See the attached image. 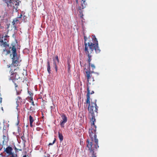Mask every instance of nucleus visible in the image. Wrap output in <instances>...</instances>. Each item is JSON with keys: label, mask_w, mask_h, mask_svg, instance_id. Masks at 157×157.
<instances>
[{"label": "nucleus", "mask_w": 157, "mask_h": 157, "mask_svg": "<svg viewBox=\"0 0 157 157\" xmlns=\"http://www.w3.org/2000/svg\"><path fill=\"white\" fill-rule=\"evenodd\" d=\"M87 94L86 95L87 99L86 101L87 104H88V111L89 113L91 114V117L90 118L91 121L92 122L91 124V127H94L96 128V125L95 124L94 122L96 121V119H95V115L93 111V109L94 107L95 109L94 111L97 114L98 113V107L97 106L96 104L97 100H95L94 102H91L90 104V90L89 89V86L87 85Z\"/></svg>", "instance_id": "obj_1"}, {"label": "nucleus", "mask_w": 157, "mask_h": 157, "mask_svg": "<svg viewBox=\"0 0 157 157\" xmlns=\"http://www.w3.org/2000/svg\"><path fill=\"white\" fill-rule=\"evenodd\" d=\"M12 53L10 54V56H11L12 55L13 57L12 58V63L11 65H8L7 67L10 68L11 67V68L13 67H16L18 65V64L20 63V62L21 61H19V57L17 56L16 48L15 46L13 45H12Z\"/></svg>", "instance_id": "obj_2"}, {"label": "nucleus", "mask_w": 157, "mask_h": 157, "mask_svg": "<svg viewBox=\"0 0 157 157\" xmlns=\"http://www.w3.org/2000/svg\"><path fill=\"white\" fill-rule=\"evenodd\" d=\"M4 149L3 152L7 154V156H10V157H15V156H17V154H15L13 152L12 147L10 146H8L6 148H4Z\"/></svg>", "instance_id": "obj_3"}, {"label": "nucleus", "mask_w": 157, "mask_h": 157, "mask_svg": "<svg viewBox=\"0 0 157 157\" xmlns=\"http://www.w3.org/2000/svg\"><path fill=\"white\" fill-rule=\"evenodd\" d=\"M86 142L87 143V147L88 148L90 152L92 153V156L90 157H97L96 153L94 152V149L92 148V146L93 145L92 141H90L89 139H87Z\"/></svg>", "instance_id": "obj_4"}, {"label": "nucleus", "mask_w": 157, "mask_h": 157, "mask_svg": "<svg viewBox=\"0 0 157 157\" xmlns=\"http://www.w3.org/2000/svg\"><path fill=\"white\" fill-rule=\"evenodd\" d=\"M61 117L62 119V121L60 122V125L62 128H64L65 124L67 121V118L66 115L64 114H63Z\"/></svg>", "instance_id": "obj_5"}, {"label": "nucleus", "mask_w": 157, "mask_h": 157, "mask_svg": "<svg viewBox=\"0 0 157 157\" xmlns=\"http://www.w3.org/2000/svg\"><path fill=\"white\" fill-rule=\"evenodd\" d=\"M84 51L85 52V53L86 55H87L88 57V61L89 63V66H90V62L91 60V57L92 56L90 55V53H89V52L88 51V48H87L86 47L85 49H84Z\"/></svg>", "instance_id": "obj_6"}, {"label": "nucleus", "mask_w": 157, "mask_h": 157, "mask_svg": "<svg viewBox=\"0 0 157 157\" xmlns=\"http://www.w3.org/2000/svg\"><path fill=\"white\" fill-rule=\"evenodd\" d=\"M91 128H92L91 129V130L93 129V131L94 132V142L95 143L98 144V140L97 138V136L96 135V128H97V126H96V128H94V127H91Z\"/></svg>", "instance_id": "obj_7"}, {"label": "nucleus", "mask_w": 157, "mask_h": 157, "mask_svg": "<svg viewBox=\"0 0 157 157\" xmlns=\"http://www.w3.org/2000/svg\"><path fill=\"white\" fill-rule=\"evenodd\" d=\"M3 140L2 141L3 144H4V142H8L9 140V138L7 133H3Z\"/></svg>", "instance_id": "obj_8"}, {"label": "nucleus", "mask_w": 157, "mask_h": 157, "mask_svg": "<svg viewBox=\"0 0 157 157\" xmlns=\"http://www.w3.org/2000/svg\"><path fill=\"white\" fill-rule=\"evenodd\" d=\"M94 50L95 52V53L97 54L101 52V50L98 46V44H96L95 46L94 47Z\"/></svg>", "instance_id": "obj_9"}, {"label": "nucleus", "mask_w": 157, "mask_h": 157, "mask_svg": "<svg viewBox=\"0 0 157 157\" xmlns=\"http://www.w3.org/2000/svg\"><path fill=\"white\" fill-rule=\"evenodd\" d=\"M16 70H17V69H15L14 70V71H11L12 69H11L10 71V72L11 73L10 77L13 76V77H15L16 76V77H17V73L16 72H15Z\"/></svg>", "instance_id": "obj_10"}, {"label": "nucleus", "mask_w": 157, "mask_h": 157, "mask_svg": "<svg viewBox=\"0 0 157 157\" xmlns=\"http://www.w3.org/2000/svg\"><path fill=\"white\" fill-rule=\"evenodd\" d=\"M20 77H16V76H15V77H13V76H12V77H10V78H9V80H11L13 83L15 84L16 83L15 82V80H17Z\"/></svg>", "instance_id": "obj_11"}, {"label": "nucleus", "mask_w": 157, "mask_h": 157, "mask_svg": "<svg viewBox=\"0 0 157 157\" xmlns=\"http://www.w3.org/2000/svg\"><path fill=\"white\" fill-rule=\"evenodd\" d=\"M90 70H89V71H86V77L87 78V82L89 84H90V83L89 82V79H90Z\"/></svg>", "instance_id": "obj_12"}, {"label": "nucleus", "mask_w": 157, "mask_h": 157, "mask_svg": "<svg viewBox=\"0 0 157 157\" xmlns=\"http://www.w3.org/2000/svg\"><path fill=\"white\" fill-rule=\"evenodd\" d=\"M53 61V67L55 68L56 72H57L58 71V67L56 65V63L55 59H54Z\"/></svg>", "instance_id": "obj_13"}, {"label": "nucleus", "mask_w": 157, "mask_h": 157, "mask_svg": "<svg viewBox=\"0 0 157 157\" xmlns=\"http://www.w3.org/2000/svg\"><path fill=\"white\" fill-rule=\"evenodd\" d=\"M47 70L48 72V73L49 74L51 73V67L50 65V63L49 61V60H48L47 61Z\"/></svg>", "instance_id": "obj_14"}, {"label": "nucleus", "mask_w": 157, "mask_h": 157, "mask_svg": "<svg viewBox=\"0 0 157 157\" xmlns=\"http://www.w3.org/2000/svg\"><path fill=\"white\" fill-rule=\"evenodd\" d=\"M92 36L93 42L95 43V44H98L97 39L96 37L94 35H92Z\"/></svg>", "instance_id": "obj_15"}, {"label": "nucleus", "mask_w": 157, "mask_h": 157, "mask_svg": "<svg viewBox=\"0 0 157 157\" xmlns=\"http://www.w3.org/2000/svg\"><path fill=\"white\" fill-rule=\"evenodd\" d=\"M96 44L94 43H92L90 41L89 42L87 43V46L88 47H93L94 48V46H95Z\"/></svg>", "instance_id": "obj_16"}, {"label": "nucleus", "mask_w": 157, "mask_h": 157, "mask_svg": "<svg viewBox=\"0 0 157 157\" xmlns=\"http://www.w3.org/2000/svg\"><path fill=\"white\" fill-rule=\"evenodd\" d=\"M81 7H80L79 8L78 12L79 13V15L80 16V17L81 18H83V10H82Z\"/></svg>", "instance_id": "obj_17"}, {"label": "nucleus", "mask_w": 157, "mask_h": 157, "mask_svg": "<svg viewBox=\"0 0 157 157\" xmlns=\"http://www.w3.org/2000/svg\"><path fill=\"white\" fill-rule=\"evenodd\" d=\"M87 38L86 37L84 36V45H85V48L84 49H85L86 47L87 48H88V46H87V43L86 42V41L87 40Z\"/></svg>", "instance_id": "obj_18"}, {"label": "nucleus", "mask_w": 157, "mask_h": 157, "mask_svg": "<svg viewBox=\"0 0 157 157\" xmlns=\"http://www.w3.org/2000/svg\"><path fill=\"white\" fill-rule=\"evenodd\" d=\"M58 137L60 141H62L63 140V136L62 134L59 132H58Z\"/></svg>", "instance_id": "obj_19"}, {"label": "nucleus", "mask_w": 157, "mask_h": 157, "mask_svg": "<svg viewBox=\"0 0 157 157\" xmlns=\"http://www.w3.org/2000/svg\"><path fill=\"white\" fill-rule=\"evenodd\" d=\"M83 2L82 3V9H83L86 7V6L87 5V3L86 2L85 0H82Z\"/></svg>", "instance_id": "obj_20"}, {"label": "nucleus", "mask_w": 157, "mask_h": 157, "mask_svg": "<svg viewBox=\"0 0 157 157\" xmlns=\"http://www.w3.org/2000/svg\"><path fill=\"white\" fill-rule=\"evenodd\" d=\"M12 45H13L15 47V45H14V44H12L11 45V46L9 48V50H7L6 51V52H7V53H6V55H7L8 54H10V53L11 52H10V49H12Z\"/></svg>", "instance_id": "obj_21"}, {"label": "nucleus", "mask_w": 157, "mask_h": 157, "mask_svg": "<svg viewBox=\"0 0 157 157\" xmlns=\"http://www.w3.org/2000/svg\"><path fill=\"white\" fill-rule=\"evenodd\" d=\"M53 106H51L50 107L51 112L52 113L53 112H54L56 110H55V107L53 103H52Z\"/></svg>", "instance_id": "obj_22"}, {"label": "nucleus", "mask_w": 157, "mask_h": 157, "mask_svg": "<svg viewBox=\"0 0 157 157\" xmlns=\"http://www.w3.org/2000/svg\"><path fill=\"white\" fill-rule=\"evenodd\" d=\"M94 151H96V150H95V149H97L99 147V146L98 145V144L95 143V144L94 145Z\"/></svg>", "instance_id": "obj_23"}, {"label": "nucleus", "mask_w": 157, "mask_h": 157, "mask_svg": "<svg viewBox=\"0 0 157 157\" xmlns=\"http://www.w3.org/2000/svg\"><path fill=\"white\" fill-rule=\"evenodd\" d=\"M93 132L92 131H91V132H89V136L92 139V141H93Z\"/></svg>", "instance_id": "obj_24"}, {"label": "nucleus", "mask_w": 157, "mask_h": 157, "mask_svg": "<svg viewBox=\"0 0 157 157\" xmlns=\"http://www.w3.org/2000/svg\"><path fill=\"white\" fill-rule=\"evenodd\" d=\"M29 120L30 122L33 123L34 121V119L33 117L31 115H30L29 116Z\"/></svg>", "instance_id": "obj_25"}, {"label": "nucleus", "mask_w": 157, "mask_h": 157, "mask_svg": "<svg viewBox=\"0 0 157 157\" xmlns=\"http://www.w3.org/2000/svg\"><path fill=\"white\" fill-rule=\"evenodd\" d=\"M6 126H5V125H4L3 127V133H7V130H6Z\"/></svg>", "instance_id": "obj_26"}, {"label": "nucleus", "mask_w": 157, "mask_h": 157, "mask_svg": "<svg viewBox=\"0 0 157 157\" xmlns=\"http://www.w3.org/2000/svg\"><path fill=\"white\" fill-rule=\"evenodd\" d=\"M3 44L4 47H9V44H7L6 42H4V43Z\"/></svg>", "instance_id": "obj_27"}, {"label": "nucleus", "mask_w": 157, "mask_h": 157, "mask_svg": "<svg viewBox=\"0 0 157 157\" xmlns=\"http://www.w3.org/2000/svg\"><path fill=\"white\" fill-rule=\"evenodd\" d=\"M15 90L16 91V95H19L21 94V92L18 91L17 90V88H16L15 89Z\"/></svg>", "instance_id": "obj_28"}, {"label": "nucleus", "mask_w": 157, "mask_h": 157, "mask_svg": "<svg viewBox=\"0 0 157 157\" xmlns=\"http://www.w3.org/2000/svg\"><path fill=\"white\" fill-rule=\"evenodd\" d=\"M13 20L15 22L17 23H18L19 22V20H18V18L17 17L16 18L14 19H13Z\"/></svg>", "instance_id": "obj_29"}, {"label": "nucleus", "mask_w": 157, "mask_h": 157, "mask_svg": "<svg viewBox=\"0 0 157 157\" xmlns=\"http://www.w3.org/2000/svg\"><path fill=\"white\" fill-rule=\"evenodd\" d=\"M90 66L92 68L93 70H94L95 68V66L94 65V64H91V63H90Z\"/></svg>", "instance_id": "obj_30"}, {"label": "nucleus", "mask_w": 157, "mask_h": 157, "mask_svg": "<svg viewBox=\"0 0 157 157\" xmlns=\"http://www.w3.org/2000/svg\"><path fill=\"white\" fill-rule=\"evenodd\" d=\"M5 2L6 3L8 4V3H10L11 2V0H4Z\"/></svg>", "instance_id": "obj_31"}, {"label": "nucleus", "mask_w": 157, "mask_h": 157, "mask_svg": "<svg viewBox=\"0 0 157 157\" xmlns=\"http://www.w3.org/2000/svg\"><path fill=\"white\" fill-rule=\"evenodd\" d=\"M28 93L30 96H33V93L31 91H28Z\"/></svg>", "instance_id": "obj_32"}, {"label": "nucleus", "mask_w": 157, "mask_h": 157, "mask_svg": "<svg viewBox=\"0 0 157 157\" xmlns=\"http://www.w3.org/2000/svg\"><path fill=\"white\" fill-rule=\"evenodd\" d=\"M13 146H12V147L13 149H14V150H15V151L16 150H17V148H16V146H15V144H13Z\"/></svg>", "instance_id": "obj_33"}, {"label": "nucleus", "mask_w": 157, "mask_h": 157, "mask_svg": "<svg viewBox=\"0 0 157 157\" xmlns=\"http://www.w3.org/2000/svg\"><path fill=\"white\" fill-rule=\"evenodd\" d=\"M55 59L56 61H57L58 63H59V59L58 56H56L55 57Z\"/></svg>", "instance_id": "obj_34"}, {"label": "nucleus", "mask_w": 157, "mask_h": 157, "mask_svg": "<svg viewBox=\"0 0 157 157\" xmlns=\"http://www.w3.org/2000/svg\"><path fill=\"white\" fill-rule=\"evenodd\" d=\"M68 72H69L70 71V69H71V66H70V64H68Z\"/></svg>", "instance_id": "obj_35"}, {"label": "nucleus", "mask_w": 157, "mask_h": 157, "mask_svg": "<svg viewBox=\"0 0 157 157\" xmlns=\"http://www.w3.org/2000/svg\"><path fill=\"white\" fill-rule=\"evenodd\" d=\"M90 49L91 50V52L90 53H92V52L94 50V48L93 47H89Z\"/></svg>", "instance_id": "obj_36"}, {"label": "nucleus", "mask_w": 157, "mask_h": 157, "mask_svg": "<svg viewBox=\"0 0 157 157\" xmlns=\"http://www.w3.org/2000/svg\"><path fill=\"white\" fill-rule=\"evenodd\" d=\"M17 150H16V151H15V152L16 153V154H17V153L18 151H22V150L21 149H19L17 148Z\"/></svg>", "instance_id": "obj_37"}, {"label": "nucleus", "mask_w": 157, "mask_h": 157, "mask_svg": "<svg viewBox=\"0 0 157 157\" xmlns=\"http://www.w3.org/2000/svg\"><path fill=\"white\" fill-rule=\"evenodd\" d=\"M17 121V123L16 124L17 125H18L19 124V120H18V114Z\"/></svg>", "instance_id": "obj_38"}, {"label": "nucleus", "mask_w": 157, "mask_h": 157, "mask_svg": "<svg viewBox=\"0 0 157 157\" xmlns=\"http://www.w3.org/2000/svg\"><path fill=\"white\" fill-rule=\"evenodd\" d=\"M22 17V15L21 14L20 15V16L18 15V16L17 18H21Z\"/></svg>", "instance_id": "obj_39"}, {"label": "nucleus", "mask_w": 157, "mask_h": 157, "mask_svg": "<svg viewBox=\"0 0 157 157\" xmlns=\"http://www.w3.org/2000/svg\"><path fill=\"white\" fill-rule=\"evenodd\" d=\"M29 105V103H26L25 105V107L28 108V105Z\"/></svg>", "instance_id": "obj_40"}, {"label": "nucleus", "mask_w": 157, "mask_h": 157, "mask_svg": "<svg viewBox=\"0 0 157 157\" xmlns=\"http://www.w3.org/2000/svg\"><path fill=\"white\" fill-rule=\"evenodd\" d=\"M33 122H30V124L31 127H32L33 126Z\"/></svg>", "instance_id": "obj_41"}, {"label": "nucleus", "mask_w": 157, "mask_h": 157, "mask_svg": "<svg viewBox=\"0 0 157 157\" xmlns=\"http://www.w3.org/2000/svg\"><path fill=\"white\" fill-rule=\"evenodd\" d=\"M18 104H17V106L16 107V109H17L18 110H19V109L18 108Z\"/></svg>", "instance_id": "obj_42"}, {"label": "nucleus", "mask_w": 157, "mask_h": 157, "mask_svg": "<svg viewBox=\"0 0 157 157\" xmlns=\"http://www.w3.org/2000/svg\"><path fill=\"white\" fill-rule=\"evenodd\" d=\"M21 99V97H19V96H18L17 97V101H18V100L20 99Z\"/></svg>", "instance_id": "obj_43"}, {"label": "nucleus", "mask_w": 157, "mask_h": 157, "mask_svg": "<svg viewBox=\"0 0 157 157\" xmlns=\"http://www.w3.org/2000/svg\"><path fill=\"white\" fill-rule=\"evenodd\" d=\"M24 135L23 136H22L21 137V139H22V140L23 141H24Z\"/></svg>", "instance_id": "obj_44"}, {"label": "nucleus", "mask_w": 157, "mask_h": 157, "mask_svg": "<svg viewBox=\"0 0 157 157\" xmlns=\"http://www.w3.org/2000/svg\"><path fill=\"white\" fill-rule=\"evenodd\" d=\"M32 107L31 106V107L29 109L28 108H27V109L28 110H31H31H33V109H32Z\"/></svg>", "instance_id": "obj_45"}, {"label": "nucleus", "mask_w": 157, "mask_h": 157, "mask_svg": "<svg viewBox=\"0 0 157 157\" xmlns=\"http://www.w3.org/2000/svg\"><path fill=\"white\" fill-rule=\"evenodd\" d=\"M15 87V89L16 88V87L18 86V85L16 84V83L14 84Z\"/></svg>", "instance_id": "obj_46"}, {"label": "nucleus", "mask_w": 157, "mask_h": 157, "mask_svg": "<svg viewBox=\"0 0 157 157\" xmlns=\"http://www.w3.org/2000/svg\"><path fill=\"white\" fill-rule=\"evenodd\" d=\"M30 99L31 101H33V96H30Z\"/></svg>", "instance_id": "obj_47"}, {"label": "nucleus", "mask_w": 157, "mask_h": 157, "mask_svg": "<svg viewBox=\"0 0 157 157\" xmlns=\"http://www.w3.org/2000/svg\"><path fill=\"white\" fill-rule=\"evenodd\" d=\"M15 22L13 20V21H12V24H13V25H14L15 24Z\"/></svg>", "instance_id": "obj_48"}, {"label": "nucleus", "mask_w": 157, "mask_h": 157, "mask_svg": "<svg viewBox=\"0 0 157 157\" xmlns=\"http://www.w3.org/2000/svg\"><path fill=\"white\" fill-rule=\"evenodd\" d=\"M94 93V91L93 90V91H91V92L90 93V94H93Z\"/></svg>", "instance_id": "obj_49"}, {"label": "nucleus", "mask_w": 157, "mask_h": 157, "mask_svg": "<svg viewBox=\"0 0 157 157\" xmlns=\"http://www.w3.org/2000/svg\"><path fill=\"white\" fill-rule=\"evenodd\" d=\"M0 42H1L2 43V44H3V43H4V42L3 40H0Z\"/></svg>", "instance_id": "obj_50"}, {"label": "nucleus", "mask_w": 157, "mask_h": 157, "mask_svg": "<svg viewBox=\"0 0 157 157\" xmlns=\"http://www.w3.org/2000/svg\"><path fill=\"white\" fill-rule=\"evenodd\" d=\"M56 139L55 138L54 140L53 141V142L52 143L54 144L56 142Z\"/></svg>", "instance_id": "obj_51"}, {"label": "nucleus", "mask_w": 157, "mask_h": 157, "mask_svg": "<svg viewBox=\"0 0 157 157\" xmlns=\"http://www.w3.org/2000/svg\"><path fill=\"white\" fill-rule=\"evenodd\" d=\"M53 144V143H49L48 144V145H49V146L52 145Z\"/></svg>", "instance_id": "obj_52"}, {"label": "nucleus", "mask_w": 157, "mask_h": 157, "mask_svg": "<svg viewBox=\"0 0 157 157\" xmlns=\"http://www.w3.org/2000/svg\"><path fill=\"white\" fill-rule=\"evenodd\" d=\"M32 105H33L34 106L35 105V104H34V102L33 101H32L31 102Z\"/></svg>", "instance_id": "obj_53"}, {"label": "nucleus", "mask_w": 157, "mask_h": 157, "mask_svg": "<svg viewBox=\"0 0 157 157\" xmlns=\"http://www.w3.org/2000/svg\"><path fill=\"white\" fill-rule=\"evenodd\" d=\"M95 74H97L98 75H99V73L97 72H95Z\"/></svg>", "instance_id": "obj_54"}, {"label": "nucleus", "mask_w": 157, "mask_h": 157, "mask_svg": "<svg viewBox=\"0 0 157 157\" xmlns=\"http://www.w3.org/2000/svg\"><path fill=\"white\" fill-rule=\"evenodd\" d=\"M0 155H1L2 156V157H3L4 156V155H3L2 153H1L0 154Z\"/></svg>", "instance_id": "obj_55"}, {"label": "nucleus", "mask_w": 157, "mask_h": 157, "mask_svg": "<svg viewBox=\"0 0 157 157\" xmlns=\"http://www.w3.org/2000/svg\"><path fill=\"white\" fill-rule=\"evenodd\" d=\"M7 50H6V48H5L3 50V52H5V51H6Z\"/></svg>", "instance_id": "obj_56"}, {"label": "nucleus", "mask_w": 157, "mask_h": 157, "mask_svg": "<svg viewBox=\"0 0 157 157\" xmlns=\"http://www.w3.org/2000/svg\"><path fill=\"white\" fill-rule=\"evenodd\" d=\"M2 98L1 97H0V102L1 103L2 102Z\"/></svg>", "instance_id": "obj_57"}, {"label": "nucleus", "mask_w": 157, "mask_h": 157, "mask_svg": "<svg viewBox=\"0 0 157 157\" xmlns=\"http://www.w3.org/2000/svg\"><path fill=\"white\" fill-rule=\"evenodd\" d=\"M91 73H94L95 74V72H94V71H91Z\"/></svg>", "instance_id": "obj_58"}, {"label": "nucleus", "mask_w": 157, "mask_h": 157, "mask_svg": "<svg viewBox=\"0 0 157 157\" xmlns=\"http://www.w3.org/2000/svg\"><path fill=\"white\" fill-rule=\"evenodd\" d=\"M22 157H27L26 155H24Z\"/></svg>", "instance_id": "obj_59"}, {"label": "nucleus", "mask_w": 157, "mask_h": 157, "mask_svg": "<svg viewBox=\"0 0 157 157\" xmlns=\"http://www.w3.org/2000/svg\"><path fill=\"white\" fill-rule=\"evenodd\" d=\"M9 124H8L7 126H6V128H8L9 126Z\"/></svg>", "instance_id": "obj_60"}, {"label": "nucleus", "mask_w": 157, "mask_h": 157, "mask_svg": "<svg viewBox=\"0 0 157 157\" xmlns=\"http://www.w3.org/2000/svg\"><path fill=\"white\" fill-rule=\"evenodd\" d=\"M26 16H24L23 17V18L25 19V18H26Z\"/></svg>", "instance_id": "obj_61"}, {"label": "nucleus", "mask_w": 157, "mask_h": 157, "mask_svg": "<svg viewBox=\"0 0 157 157\" xmlns=\"http://www.w3.org/2000/svg\"><path fill=\"white\" fill-rule=\"evenodd\" d=\"M2 146H3V145H2L1 143H0V147H2Z\"/></svg>", "instance_id": "obj_62"}, {"label": "nucleus", "mask_w": 157, "mask_h": 157, "mask_svg": "<svg viewBox=\"0 0 157 157\" xmlns=\"http://www.w3.org/2000/svg\"><path fill=\"white\" fill-rule=\"evenodd\" d=\"M17 77H19L18 76V75L17 74Z\"/></svg>", "instance_id": "obj_63"}, {"label": "nucleus", "mask_w": 157, "mask_h": 157, "mask_svg": "<svg viewBox=\"0 0 157 157\" xmlns=\"http://www.w3.org/2000/svg\"><path fill=\"white\" fill-rule=\"evenodd\" d=\"M93 81H94V78H93Z\"/></svg>", "instance_id": "obj_64"}]
</instances>
